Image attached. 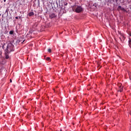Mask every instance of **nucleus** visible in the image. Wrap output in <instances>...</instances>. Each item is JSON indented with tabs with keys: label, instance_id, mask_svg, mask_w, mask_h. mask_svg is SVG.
Segmentation results:
<instances>
[{
	"label": "nucleus",
	"instance_id": "1",
	"mask_svg": "<svg viewBox=\"0 0 131 131\" xmlns=\"http://www.w3.org/2000/svg\"><path fill=\"white\" fill-rule=\"evenodd\" d=\"M72 10L76 13H81L83 11V8L80 6H75L73 7Z\"/></svg>",
	"mask_w": 131,
	"mask_h": 131
},
{
	"label": "nucleus",
	"instance_id": "2",
	"mask_svg": "<svg viewBox=\"0 0 131 131\" xmlns=\"http://www.w3.org/2000/svg\"><path fill=\"white\" fill-rule=\"evenodd\" d=\"M14 49V45L10 42L8 44L6 52L7 54H9V53H11V52H13V49Z\"/></svg>",
	"mask_w": 131,
	"mask_h": 131
},
{
	"label": "nucleus",
	"instance_id": "3",
	"mask_svg": "<svg viewBox=\"0 0 131 131\" xmlns=\"http://www.w3.org/2000/svg\"><path fill=\"white\" fill-rule=\"evenodd\" d=\"M49 17L50 19H53V18H57V14L54 13H52L49 15Z\"/></svg>",
	"mask_w": 131,
	"mask_h": 131
},
{
	"label": "nucleus",
	"instance_id": "4",
	"mask_svg": "<svg viewBox=\"0 0 131 131\" xmlns=\"http://www.w3.org/2000/svg\"><path fill=\"white\" fill-rule=\"evenodd\" d=\"M118 10H121V11H123L124 12L125 11V9H124V8H123V7H121V6H119L118 7Z\"/></svg>",
	"mask_w": 131,
	"mask_h": 131
},
{
	"label": "nucleus",
	"instance_id": "5",
	"mask_svg": "<svg viewBox=\"0 0 131 131\" xmlns=\"http://www.w3.org/2000/svg\"><path fill=\"white\" fill-rule=\"evenodd\" d=\"M128 46H129V48H130V49H131V39H130V38H129V40H128Z\"/></svg>",
	"mask_w": 131,
	"mask_h": 131
},
{
	"label": "nucleus",
	"instance_id": "6",
	"mask_svg": "<svg viewBox=\"0 0 131 131\" xmlns=\"http://www.w3.org/2000/svg\"><path fill=\"white\" fill-rule=\"evenodd\" d=\"M33 15H34V13H33V12H30L29 13V16L30 17H31V16H33Z\"/></svg>",
	"mask_w": 131,
	"mask_h": 131
},
{
	"label": "nucleus",
	"instance_id": "7",
	"mask_svg": "<svg viewBox=\"0 0 131 131\" xmlns=\"http://www.w3.org/2000/svg\"><path fill=\"white\" fill-rule=\"evenodd\" d=\"M122 88L123 87H122L121 88H120L118 92H120V93H121V92H122V91H123V89Z\"/></svg>",
	"mask_w": 131,
	"mask_h": 131
},
{
	"label": "nucleus",
	"instance_id": "8",
	"mask_svg": "<svg viewBox=\"0 0 131 131\" xmlns=\"http://www.w3.org/2000/svg\"><path fill=\"white\" fill-rule=\"evenodd\" d=\"M121 85H122V84L119 83L118 84V86L119 88V89L120 88H121Z\"/></svg>",
	"mask_w": 131,
	"mask_h": 131
},
{
	"label": "nucleus",
	"instance_id": "9",
	"mask_svg": "<svg viewBox=\"0 0 131 131\" xmlns=\"http://www.w3.org/2000/svg\"><path fill=\"white\" fill-rule=\"evenodd\" d=\"M9 55H8V54H6V55H5V58H6V59H9Z\"/></svg>",
	"mask_w": 131,
	"mask_h": 131
},
{
	"label": "nucleus",
	"instance_id": "10",
	"mask_svg": "<svg viewBox=\"0 0 131 131\" xmlns=\"http://www.w3.org/2000/svg\"><path fill=\"white\" fill-rule=\"evenodd\" d=\"M14 34V31H10L9 32V34Z\"/></svg>",
	"mask_w": 131,
	"mask_h": 131
},
{
	"label": "nucleus",
	"instance_id": "11",
	"mask_svg": "<svg viewBox=\"0 0 131 131\" xmlns=\"http://www.w3.org/2000/svg\"><path fill=\"white\" fill-rule=\"evenodd\" d=\"M48 52L49 53H51V52H52V50H51V49H49L48 50Z\"/></svg>",
	"mask_w": 131,
	"mask_h": 131
},
{
	"label": "nucleus",
	"instance_id": "12",
	"mask_svg": "<svg viewBox=\"0 0 131 131\" xmlns=\"http://www.w3.org/2000/svg\"><path fill=\"white\" fill-rule=\"evenodd\" d=\"M46 60H47V61H50L51 60V58L50 57H47L46 58Z\"/></svg>",
	"mask_w": 131,
	"mask_h": 131
},
{
	"label": "nucleus",
	"instance_id": "13",
	"mask_svg": "<svg viewBox=\"0 0 131 131\" xmlns=\"http://www.w3.org/2000/svg\"><path fill=\"white\" fill-rule=\"evenodd\" d=\"M64 6H67V5H68V3H64Z\"/></svg>",
	"mask_w": 131,
	"mask_h": 131
},
{
	"label": "nucleus",
	"instance_id": "14",
	"mask_svg": "<svg viewBox=\"0 0 131 131\" xmlns=\"http://www.w3.org/2000/svg\"><path fill=\"white\" fill-rule=\"evenodd\" d=\"M10 82H12V79H10Z\"/></svg>",
	"mask_w": 131,
	"mask_h": 131
},
{
	"label": "nucleus",
	"instance_id": "15",
	"mask_svg": "<svg viewBox=\"0 0 131 131\" xmlns=\"http://www.w3.org/2000/svg\"><path fill=\"white\" fill-rule=\"evenodd\" d=\"M15 19H18V17H15Z\"/></svg>",
	"mask_w": 131,
	"mask_h": 131
},
{
	"label": "nucleus",
	"instance_id": "16",
	"mask_svg": "<svg viewBox=\"0 0 131 131\" xmlns=\"http://www.w3.org/2000/svg\"><path fill=\"white\" fill-rule=\"evenodd\" d=\"M6 0H4V3H6Z\"/></svg>",
	"mask_w": 131,
	"mask_h": 131
}]
</instances>
